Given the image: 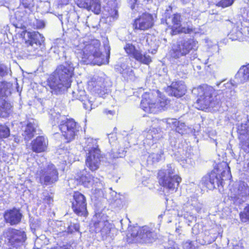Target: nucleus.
I'll list each match as a JSON object with an SVG mask.
<instances>
[{
  "mask_svg": "<svg viewBox=\"0 0 249 249\" xmlns=\"http://www.w3.org/2000/svg\"><path fill=\"white\" fill-rule=\"evenodd\" d=\"M124 49L130 57L135 58L142 63L148 64L151 61V57L149 55L146 53L142 54L131 43H126L124 46Z\"/></svg>",
  "mask_w": 249,
  "mask_h": 249,
  "instance_id": "20",
  "label": "nucleus"
},
{
  "mask_svg": "<svg viewBox=\"0 0 249 249\" xmlns=\"http://www.w3.org/2000/svg\"><path fill=\"white\" fill-rule=\"evenodd\" d=\"M47 84L52 90L51 92L55 94L62 93L71 86L55 73L50 76Z\"/></svg>",
  "mask_w": 249,
  "mask_h": 249,
  "instance_id": "18",
  "label": "nucleus"
},
{
  "mask_svg": "<svg viewBox=\"0 0 249 249\" xmlns=\"http://www.w3.org/2000/svg\"><path fill=\"white\" fill-rule=\"evenodd\" d=\"M240 147L241 150L246 153H249V138H246L243 140H240Z\"/></svg>",
  "mask_w": 249,
  "mask_h": 249,
  "instance_id": "45",
  "label": "nucleus"
},
{
  "mask_svg": "<svg viewBox=\"0 0 249 249\" xmlns=\"http://www.w3.org/2000/svg\"><path fill=\"white\" fill-rule=\"evenodd\" d=\"M215 132L214 131H212L211 133H209V136L210 137H211V136H213L215 134Z\"/></svg>",
  "mask_w": 249,
  "mask_h": 249,
  "instance_id": "64",
  "label": "nucleus"
},
{
  "mask_svg": "<svg viewBox=\"0 0 249 249\" xmlns=\"http://www.w3.org/2000/svg\"><path fill=\"white\" fill-rule=\"evenodd\" d=\"M242 35V33L240 31L236 32V30L233 29L228 36L229 38L233 41L239 39L241 37Z\"/></svg>",
  "mask_w": 249,
  "mask_h": 249,
  "instance_id": "47",
  "label": "nucleus"
},
{
  "mask_svg": "<svg viewBox=\"0 0 249 249\" xmlns=\"http://www.w3.org/2000/svg\"><path fill=\"white\" fill-rule=\"evenodd\" d=\"M65 43L62 39H57L54 43L53 46L52 47L51 50L53 53L60 55L61 53L63 56L65 57L64 54L66 53L65 49Z\"/></svg>",
  "mask_w": 249,
  "mask_h": 249,
  "instance_id": "34",
  "label": "nucleus"
},
{
  "mask_svg": "<svg viewBox=\"0 0 249 249\" xmlns=\"http://www.w3.org/2000/svg\"><path fill=\"white\" fill-rule=\"evenodd\" d=\"M199 224H195L192 228V233L193 234L197 235L200 233V230H199Z\"/></svg>",
  "mask_w": 249,
  "mask_h": 249,
  "instance_id": "59",
  "label": "nucleus"
},
{
  "mask_svg": "<svg viewBox=\"0 0 249 249\" xmlns=\"http://www.w3.org/2000/svg\"><path fill=\"white\" fill-rule=\"evenodd\" d=\"M133 238V240H142L146 243H152L157 238L156 233L149 227L145 226L142 227L138 226L130 228L127 236Z\"/></svg>",
  "mask_w": 249,
  "mask_h": 249,
  "instance_id": "11",
  "label": "nucleus"
},
{
  "mask_svg": "<svg viewBox=\"0 0 249 249\" xmlns=\"http://www.w3.org/2000/svg\"><path fill=\"white\" fill-rule=\"evenodd\" d=\"M156 131H157V130L153 128L149 129L147 132H143V135L145 137V140L151 141V143H156L160 136L158 133H156Z\"/></svg>",
  "mask_w": 249,
  "mask_h": 249,
  "instance_id": "37",
  "label": "nucleus"
},
{
  "mask_svg": "<svg viewBox=\"0 0 249 249\" xmlns=\"http://www.w3.org/2000/svg\"><path fill=\"white\" fill-rule=\"evenodd\" d=\"M178 123L179 121L176 118H166L161 121V124L162 125L165 124L167 128H171L174 129Z\"/></svg>",
  "mask_w": 249,
  "mask_h": 249,
  "instance_id": "39",
  "label": "nucleus"
},
{
  "mask_svg": "<svg viewBox=\"0 0 249 249\" xmlns=\"http://www.w3.org/2000/svg\"><path fill=\"white\" fill-rule=\"evenodd\" d=\"M91 1L92 0H75V2L79 7L84 8L89 7Z\"/></svg>",
  "mask_w": 249,
  "mask_h": 249,
  "instance_id": "49",
  "label": "nucleus"
},
{
  "mask_svg": "<svg viewBox=\"0 0 249 249\" xmlns=\"http://www.w3.org/2000/svg\"><path fill=\"white\" fill-rule=\"evenodd\" d=\"M166 249H179L178 245L173 241H169Z\"/></svg>",
  "mask_w": 249,
  "mask_h": 249,
  "instance_id": "57",
  "label": "nucleus"
},
{
  "mask_svg": "<svg viewBox=\"0 0 249 249\" xmlns=\"http://www.w3.org/2000/svg\"><path fill=\"white\" fill-rule=\"evenodd\" d=\"M163 156V151L160 150L159 153H152L149 155L147 158V161H152V163L159 162L162 160Z\"/></svg>",
  "mask_w": 249,
  "mask_h": 249,
  "instance_id": "40",
  "label": "nucleus"
},
{
  "mask_svg": "<svg viewBox=\"0 0 249 249\" xmlns=\"http://www.w3.org/2000/svg\"><path fill=\"white\" fill-rule=\"evenodd\" d=\"M25 8H30L34 6L33 0H20Z\"/></svg>",
  "mask_w": 249,
  "mask_h": 249,
  "instance_id": "54",
  "label": "nucleus"
},
{
  "mask_svg": "<svg viewBox=\"0 0 249 249\" xmlns=\"http://www.w3.org/2000/svg\"><path fill=\"white\" fill-rule=\"evenodd\" d=\"M108 216L103 212L96 213L92 219L91 230L99 233L104 240L110 236L111 231H113V226L107 219Z\"/></svg>",
  "mask_w": 249,
  "mask_h": 249,
  "instance_id": "8",
  "label": "nucleus"
},
{
  "mask_svg": "<svg viewBox=\"0 0 249 249\" xmlns=\"http://www.w3.org/2000/svg\"><path fill=\"white\" fill-rule=\"evenodd\" d=\"M193 158L191 156L189 157V156H188L185 158L183 157L180 160H178V161L180 162V164L183 166H185V164H188L193 165L195 163L194 160H193Z\"/></svg>",
  "mask_w": 249,
  "mask_h": 249,
  "instance_id": "48",
  "label": "nucleus"
},
{
  "mask_svg": "<svg viewBox=\"0 0 249 249\" xmlns=\"http://www.w3.org/2000/svg\"><path fill=\"white\" fill-rule=\"evenodd\" d=\"M235 0H221L219 1L216 5L222 8H225L231 5Z\"/></svg>",
  "mask_w": 249,
  "mask_h": 249,
  "instance_id": "52",
  "label": "nucleus"
},
{
  "mask_svg": "<svg viewBox=\"0 0 249 249\" xmlns=\"http://www.w3.org/2000/svg\"><path fill=\"white\" fill-rule=\"evenodd\" d=\"M10 135L9 128L4 124H0V139L6 138Z\"/></svg>",
  "mask_w": 249,
  "mask_h": 249,
  "instance_id": "44",
  "label": "nucleus"
},
{
  "mask_svg": "<svg viewBox=\"0 0 249 249\" xmlns=\"http://www.w3.org/2000/svg\"><path fill=\"white\" fill-rule=\"evenodd\" d=\"M79 226L78 224H71L67 229V232L72 233L74 231H79Z\"/></svg>",
  "mask_w": 249,
  "mask_h": 249,
  "instance_id": "53",
  "label": "nucleus"
},
{
  "mask_svg": "<svg viewBox=\"0 0 249 249\" xmlns=\"http://www.w3.org/2000/svg\"><path fill=\"white\" fill-rule=\"evenodd\" d=\"M239 215L240 220L242 222L245 223L249 221V204L244 208Z\"/></svg>",
  "mask_w": 249,
  "mask_h": 249,
  "instance_id": "43",
  "label": "nucleus"
},
{
  "mask_svg": "<svg viewBox=\"0 0 249 249\" xmlns=\"http://www.w3.org/2000/svg\"><path fill=\"white\" fill-rule=\"evenodd\" d=\"M51 120L53 126L58 125L62 135L67 142L72 141L79 131L80 126L73 119H68L60 113H52Z\"/></svg>",
  "mask_w": 249,
  "mask_h": 249,
  "instance_id": "4",
  "label": "nucleus"
},
{
  "mask_svg": "<svg viewBox=\"0 0 249 249\" xmlns=\"http://www.w3.org/2000/svg\"><path fill=\"white\" fill-rule=\"evenodd\" d=\"M63 153H60V157L59 158H63V161L65 162V163L67 161L71 162V160H69V158L67 157L68 155H67V153H69V152H67L66 151H64L63 150Z\"/></svg>",
  "mask_w": 249,
  "mask_h": 249,
  "instance_id": "58",
  "label": "nucleus"
},
{
  "mask_svg": "<svg viewBox=\"0 0 249 249\" xmlns=\"http://www.w3.org/2000/svg\"><path fill=\"white\" fill-rule=\"evenodd\" d=\"M160 184L172 192H176L181 178L176 173L173 164H169L160 169L158 174Z\"/></svg>",
  "mask_w": 249,
  "mask_h": 249,
  "instance_id": "5",
  "label": "nucleus"
},
{
  "mask_svg": "<svg viewBox=\"0 0 249 249\" xmlns=\"http://www.w3.org/2000/svg\"><path fill=\"white\" fill-rule=\"evenodd\" d=\"M115 69L126 80H134L133 71L127 64L123 63L120 65H117L115 66Z\"/></svg>",
  "mask_w": 249,
  "mask_h": 249,
  "instance_id": "30",
  "label": "nucleus"
},
{
  "mask_svg": "<svg viewBox=\"0 0 249 249\" xmlns=\"http://www.w3.org/2000/svg\"><path fill=\"white\" fill-rule=\"evenodd\" d=\"M109 142L110 144L114 145L117 139V135L115 133H112L108 135Z\"/></svg>",
  "mask_w": 249,
  "mask_h": 249,
  "instance_id": "55",
  "label": "nucleus"
},
{
  "mask_svg": "<svg viewBox=\"0 0 249 249\" xmlns=\"http://www.w3.org/2000/svg\"><path fill=\"white\" fill-rule=\"evenodd\" d=\"M197 43L194 39L188 38L178 41L172 46L170 55L175 59L174 62L178 66L177 71L180 70L181 68L188 65L192 61H194L192 63L194 68L195 64L199 61L203 64L208 63L209 58H197L196 54H193V56H189L190 51L197 47Z\"/></svg>",
  "mask_w": 249,
  "mask_h": 249,
  "instance_id": "2",
  "label": "nucleus"
},
{
  "mask_svg": "<svg viewBox=\"0 0 249 249\" xmlns=\"http://www.w3.org/2000/svg\"><path fill=\"white\" fill-rule=\"evenodd\" d=\"M196 242L187 241L183 244V249H197V246Z\"/></svg>",
  "mask_w": 249,
  "mask_h": 249,
  "instance_id": "50",
  "label": "nucleus"
},
{
  "mask_svg": "<svg viewBox=\"0 0 249 249\" xmlns=\"http://www.w3.org/2000/svg\"><path fill=\"white\" fill-rule=\"evenodd\" d=\"M104 83V78L95 75L88 82V88L91 92L97 94L99 96L98 98H99L107 92V89H105Z\"/></svg>",
  "mask_w": 249,
  "mask_h": 249,
  "instance_id": "22",
  "label": "nucleus"
},
{
  "mask_svg": "<svg viewBox=\"0 0 249 249\" xmlns=\"http://www.w3.org/2000/svg\"><path fill=\"white\" fill-rule=\"evenodd\" d=\"M11 84L5 81L0 82V100L8 97L11 94Z\"/></svg>",
  "mask_w": 249,
  "mask_h": 249,
  "instance_id": "36",
  "label": "nucleus"
},
{
  "mask_svg": "<svg viewBox=\"0 0 249 249\" xmlns=\"http://www.w3.org/2000/svg\"><path fill=\"white\" fill-rule=\"evenodd\" d=\"M74 67L71 61L68 60L57 67L54 73L71 86L73 75Z\"/></svg>",
  "mask_w": 249,
  "mask_h": 249,
  "instance_id": "17",
  "label": "nucleus"
},
{
  "mask_svg": "<svg viewBox=\"0 0 249 249\" xmlns=\"http://www.w3.org/2000/svg\"><path fill=\"white\" fill-rule=\"evenodd\" d=\"M203 205L199 202L197 196L193 195L188 198V201L185 203L182 209L179 211L178 215L179 216L183 217L186 220L188 225L196 221V217L194 216V212L199 213L202 208Z\"/></svg>",
  "mask_w": 249,
  "mask_h": 249,
  "instance_id": "7",
  "label": "nucleus"
},
{
  "mask_svg": "<svg viewBox=\"0 0 249 249\" xmlns=\"http://www.w3.org/2000/svg\"><path fill=\"white\" fill-rule=\"evenodd\" d=\"M72 95L74 98L83 103V107L88 111L95 108L100 104V102L97 100L98 98L95 96L91 95L90 96L89 95L87 96L84 90L73 91Z\"/></svg>",
  "mask_w": 249,
  "mask_h": 249,
  "instance_id": "14",
  "label": "nucleus"
},
{
  "mask_svg": "<svg viewBox=\"0 0 249 249\" xmlns=\"http://www.w3.org/2000/svg\"><path fill=\"white\" fill-rule=\"evenodd\" d=\"M237 84L234 80H231L223 85L225 89L222 95H218L213 97L214 89L211 86L203 85L194 88L192 93L197 97L195 103L196 107L200 110L208 109L216 111L221 106L222 102H230L235 96V88Z\"/></svg>",
  "mask_w": 249,
  "mask_h": 249,
  "instance_id": "1",
  "label": "nucleus"
},
{
  "mask_svg": "<svg viewBox=\"0 0 249 249\" xmlns=\"http://www.w3.org/2000/svg\"><path fill=\"white\" fill-rule=\"evenodd\" d=\"M213 230L205 231L204 233L205 235V238L204 239L205 243L207 242H212L216 239L217 238V235L216 233L213 232Z\"/></svg>",
  "mask_w": 249,
  "mask_h": 249,
  "instance_id": "42",
  "label": "nucleus"
},
{
  "mask_svg": "<svg viewBox=\"0 0 249 249\" xmlns=\"http://www.w3.org/2000/svg\"><path fill=\"white\" fill-rule=\"evenodd\" d=\"M153 94L145 93L142 96L141 107L145 112L156 113L164 109L167 105V100L163 95H160L156 100L152 99Z\"/></svg>",
  "mask_w": 249,
  "mask_h": 249,
  "instance_id": "9",
  "label": "nucleus"
},
{
  "mask_svg": "<svg viewBox=\"0 0 249 249\" xmlns=\"http://www.w3.org/2000/svg\"><path fill=\"white\" fill-rule=\"evenodd\" d=\"M26 240L24 231L15 229H10L6 233L5 242L7 247L4 249H18Z\"/></svg>",
  "mask_w": 249,
  "mask_h": 249,
  "instance_id": "13",
  "label": "nucleus"
},
{
  "mask_svg": "<svg viewBox=\"0 0 249 249\" xmlns=\"http://www.w3.org/2000/svg\"><path fill=\"white\" fill-rule=\"evenodd\" d=\"M103 159V155L100 150H96L93 152L86 153V166L91 171L97 170Z\"/></svg>",
  "mask_w": 249,
  "mask_h": 249,
  "instance_id": "23",
  "label": "nucleus"
},
{
  "mask_svg": "<svg viewBox=\"0 0 249 249\" xmlns=\"http://www.w3.org/2000/svg\"><path fill=\"white\" fill-rule=\"evenodd\" d=\"M80 183L87 188L91 187L93 193L100 194L104 188V183L101 178H94L87 171L83 170L77 178Z\"/></svg>",
  "mask_w": 249,
  "mask_h": 249,
  "instance_id": "12",
  "label": "nucleus"
},
{
  "mask_svg": "<svg viewBox=\"0 0 249 249\" xmlns=\"http://www.w3.org/2000/svg\"><path fill=\"white\" fill-rule=\"evenodd\" d=\"M223 166H225V169L221 175H218L215 171H212L202 178L199 186L209 190H212L219 185L222 186L223 180L229 178L231 176L230 167L228 164L224 162Z\"/></svg>",
  "mask_w": 249,
  "mask_h": 249,
  "instance_id": "6",
  "label": "nucleus"
},
{
  "mask_svg": "<svg viewBox=\"0 0 249 249\" xmlns=\"http://www.w3.org/2000/svg\"><path fill=\"white\" fill-rule=\"evenodd\" d=\"M123 155H124L123 153H121L120 152L119 153H115L114 151H112L110 156L112 157V158L115 159V158H121L123 156Z\"/></svg>",
  "mask_w": 249,
  "mask_h": 249,
  "instance_id": "60",
  "label": "nucleus"
},
{
  "mask_svg": "<svg viewBox=\"0 0 249 249\" xmlns=\"http://www.w3.org/2000/svg\"><path fill=\"white\" fill-rule=\"evenodd\" d=\"M9 70V68L5 65L0 63V79L8 74Z\"/></svg>",
  "mask_w": 249,
  "mask_h": 249,
  "instance_id": "51",
  "label": "nucleus"
},
{
  "mask_svg": "<svg viewBox=\"0 0 249 249\" xmlns=\"http://www.w3.org/2000/svg\"><path fill=\"white\" fill-rule=\"evenodd\" d=\"M12 106L5 99L0 100V117H6L11 112Z\"/></svg>",
  "mask_w": 249,
  "mask_h": 249,
  "instance_id": "35",
  "label": "nucleus"
},
{
  "mask_svg": "<svg viewBox=\"0 0 249 249\" xmlns=\"http://www.w3.org/2000/svg\"><path fill=\"white\" fill-rule=\"evenodd\" d=\"M230 191L229 199L235 206H239L249 198V187L244 181L233 185Z\"/></svg>",
  "mask_w": 249,
  "mask_h": 249,
  "instance_id": "10",
  "label": "nucleus"
},
{
  "mask_svg": "<svg viewBox=\"0 0 249 249\" xmlns=\"http://www.w3.org/2000/svg\"><path fill=\"white\" fill-rule=\"evenodd\" d=\"M39 201L50 205L53 202V199L47 192H44L42 195L41 199Z\"/></svg>",
  "mask_w": 249,
  "mask_h": 249,
  "instance_id": "46",
  "label": "nucleus"
},
{
  "mask_svg": "<svg viewBox=\"0 0 249 249\" xmlns=\"http://www.w3.org/2000/svg\"><path fill=\"white\" fill-rule=\"evenodd\" d=\"M28 39L25 44L29 52H33L41 47L44 41V37L38 32L26 33Z\"/></svg>",
  "mask_w": 249,
  "mask_h": 249,
  "instance_id": "21",
  "label": "nucleus"
},
{
  "mask_svg": "<svg viewBox=\"0 0 249 249\" xmlns=\"http://www.w3.org/2000/svg\"><path fill=\"white\" fill-rule=\"evenodd\" d=\"M40 181L46 185L52 184L57 181L58 173L55 166L51 163L39 171Z\"/></svg>",
  "mask_w": 249,
  "mask_h": 249,
  "instance_id": "15",
  "label": "nucleus"
},
{
  "mask_svg": "<svg viewBox=\"0 0 249 249\" xmlns=\"http://www.w3.org/2000/svg\"><path fill=\"white\" fill-rule=\"evenodd\" d=\"M69 0H60V2L62 4L66 5L68 4Z\"/></svg>",
  "mask_w": 249,
  "mask_h": 249,
  "instance_id": "63",
  "label": "nucleus"
},
{
  "mask_svg": "<svg viewBox=\"0 0 249 249\" xmlns=\"http://www.w3.org/2000/svg\"><path fill=\"white\" fill-rule=\"evenodd\" d=\"M189 130L190 128L185 124V123L180 121H179L178 124L175 129L176 132L182 135L188 133Z\"/></svg>",
  "mask_w": 249,
  "mask_h": 249,
  "instance_id": "41",
  "label": "nucleus"
},
{
  "mask_svg": "<svg viewBox=\"0 0 249 249\" xmlns=\"http://www.w3.org/2000/svg\"><path fill=\"white\" fill-rule=\"evenodd\" d=\"M37 124L34 120L30 121L26 126L22 127V135L25 140L28 141L35 136L37 131Z\"/></svg>",
  "mask_w": 249,
  "mask_h": 249,
  "instance_id": "29",
  "label": "nucleus"
},
{
  "mask_svg": "<svg viewBox=\"0 0 249 249\" xmlns=\"http://www.w3.org/2000/svg\"><path fill=\"white\" fill-rule=\"evenodd\" d=\"M154 24L153 16L148 13H143L135 19L133 26L135 29L146 30L151 28Z\"/></svg>",
  "mask_w": 249,
  "mask_h": 249,
  "instance_id": "24",
  "label": "nucleus"
},
{
  "mask_svg": "<svg viewBox=\"0 0 249 249\" xmlns=\"http://www.w3.org/2000/svg\"><path fill=\"white\" fill-rule=\"evenodd\" d=\"M170 93L171 95L176 97H180L185 94L186 91V86L182 81L172 82L171 86L168 87Z\"/></svg>",
  "mask_w": 249,
  "mask_h": 249,
  "instance_id": "28",
  "label": "nucleus"
},
{
  "mask_svg": "<svg viewBox=\"0 0 249 249\" xmlns=\"http://www.w3.org/2000/svg\"><path fill=\"white\" fill-rule=\"evenodd\" d=\"M72 209L78 215H85L87 213V202L85 196L81 193L76 192L73 195L71 201Z\"/></svg>",
  "mask_w": 249,
  "mask_h": 249,
  "instance_id": "19",
  "label": "nucleus"
},
{
  "mask_svg": "<svg viewBox=\"0 0 249 249\" xmlns=\"http://www.w3.org/2000/svg\"><path fill=\"white\" fill-rule=\"evenodd\" d=\"M181 16L178 14H174L172 17L166 19L167 24L172 28V34L177 35L178 33H183L185 34H191L193 32L194 29L192 27H182L181 26Z\"/></svg>",
  "mask_w": 249,
  "mask_h": 249,
  "instance_id": "16",
  "label": "nucleus"
},
{
  "mask_svg": "<svg viewBox=\"0 0 249 249\" xmlns=\"http://www.w3.org/2000/svg\"><path fill=\"white\" fill-rule=\"evenodd\" d=\"M48 145L47 138L44 136H38L31 142L32 150L36 153H41L46 150Z\"/></svg>",
  "mask_w": 249,
  "mask_h": 249,
  "instance_id": "27",
  "label": "nucleus"
},
{
  "mask_svg": "<svg viewBox=\"0 0 249 249\" xmlns=\"http://www.w3.org/2000/svg\"><path fill=\"white\" fill-rule=\"evenodd\" d=\"M84 149L86 153L100 150L99 148L97 140L91 137L85 138Z\"/></svg>",
  "mask_w": 249,
  "mask_h": 249,
  "instance_id": "32",
  "label": "nucleus"
},
{
  "mask_svg": "<svg viewBox=\"0 0 249 249\" xmlns=\"http://www.w3.org/2000/svg\"><path fill=\"white\" fill-rule=\"evenodd\" d=\"M100 42L98 40L93 39L87 41L86 38L80 40L79 44L75 46L74 52L78 57H81L83 61L88 60L94 64L101 65L108 64L110 56V50L106 55L100 51Z\"/></svg>",
  "mask_w": 249,
  "mask_h": 249,
  "instance_id": "3",
  "label": "nucleus"
},
{
  "mask_svg": "<svg viewBox=\"0 0 249 249\" xmlns=\"http://www.w3.org/2000/svg\"><path fill=\"white\" fill-rule=\"evenodd\" d=\"M232 80L237 84L244 83L249 80V64L242 67L236 74L234 79Z\"/></svg>",
  "mask_w": 249,
  "mask_h": 249,
  "instance_id": "31",
  "label": "nucleus"
},
{
  "mask_svg": "<svg viewBox=\"0 0 249 249\" xmlns=\"http://www.w3.org/2000/svg\"><path fill=\"white\" fill-rule=\"evenodd\" d=\"M33 26L34 28L37 29H41L45 26V23L43 20L36 19L34 22Z\"/></svg>",
  "mask_w": 249,
  "mask_h": 249,
  "instance_id": "56",
  "label": "nucleus"
},
{
  "mask_svg": "<svg viewBox=\"0 0 249 249\" xmlns=\"http://www.w3.org/2000/svg\"><path fill=\"white\" fill-rule=\"evenodd\" d=\"M89 6L86 7L88 10H91L96 14H99L101 11V6L99 0H92Z\"/></svg>",
  "mask_w": 249,
  "mask_h": 249,
  "instance_id": "38",
  "label": "nucleus"
},
{
  "mask_svg": "<svg viewBox=\"0 0 249 249\" xmlns=\"http://www.w3.org/2000/svg\"><path fill=\"white\" fill-rule=\"evenodd\" d=\"M237 132L239 134V140H243L246 138H249V121L245 120L240 124L237 126Z\"/></svg>",
  "mask_w": 249,
  "mask_h": 249,
  "instance_id": "33",
  "label": "nucleus"
},
{
  "mask_svg": "<svg viewBox=\"0 0 249 249\" xmlns=\"http://www.w3.org/2000/svg\"><path fill=\"white\" fill-rule=\"evenodd\" d=\"M232 249H243V246L241 242L233 245Z\"/></svg>",
  "mask_w": 249,
  "mask_h": 249,
  "instance_id": "61",
  "label": "nucleus"
},
{
  "mask_svg": "<svg viewBox=\"0 0 249 249\" xmlns=\"http://www.w3.org/2000/svg\"><path fill=\"white\" fill-rule=\"evenodd\" d=\"M3 216L7 223H9L10 225H15L19 223L22 214L19 209L14 208L5 211Z\"/></svg>",
  "mask_w": 249,
  "mask_h": 249,
  "instance_id": "25",
  "label": "nucleus"
},
{
  "mask_svg": "<svg viewBox=\"0 0 249 249\" xmlns=\"http://www.w3.org/2000/svg\"><path fill=\"white\" fill-rule=\"evenodd\" d=\"M105 113L107 114V115H110V116H113L115 114V112L114 111H112V110H105L104 111Z\"/></svg>",
  "mask_w": 249,
  "mask_h": 249,
  "instance_id": "62",
  "label": "nucleus"
},
{
  "mask_svg": "<svg viewBox=\"0 0 249 249\" xmlns=\"http://www.w3.org/2000/svg\"><path fill=\"white\" fill-rule=\"evenodd\" d=\"M117 2L116 0H107V5L104 6L103 11V14L107 18H112L116 19L118 17V11L117 10Z\"/></svg>",
  "mask_w": 249,
  "mask_h": 249,
  "instance_id": "26",
  "label": "nucleus"
}]
</instances>
